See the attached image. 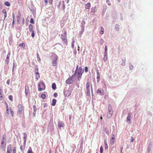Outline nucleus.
Wrapping results in <instances>:
<instances>
[{
	"label": "nucleus",
	"instance_id": "1",
	"mask_svg": "<svg viewBox=\"0 0 153 153\" xmlns=\"http://www.w3.org/2000/svg\"><path fill=\"white\" fill-rule=\"evenodd\" d=\"M78 68V65H77L74 76L76 75L78 78V80L79 81L80 79L81 78L82 73L83 72V70H82L81 68L80 67L79 68Z\"/></svg>",
	"mask_w": 153,
	"mask_h": 153
},
{
	"label": "nucleus",
	"instance_id": "2",
	"mask_svg": "<svg viewBox=\"0 0 153 153\" xmlns=\"http://www.w3.org/2000/svg\"><path fill=\"white\" fill-rule=\"evenodd\" d=\"M38 87V90L39 91H41L42 90H44L45 88V86L44 83L42 81L39 83Z\"/></svg>",
	"mask_w": 153,
	"mask_h": 153
},
{
	"label": "nucleus",
	"instance_id": "3",
	"mask_svg": "<svg viewBox=\"0 0 153 153\" xmlns=\"http://www.w3.org/2000/svg\"><path fill=\"white\" fill-rule=\"evenodd\" d=\"M64 35H61V39L64 41V43L66 44V45H67L68 41L66 38L67 33L66 31H64Z\"/></svg>",
	"mask_w": 153,
	"mask_h": 153
},
{
	"label": "nucleus",
	"instance_id": "4",
	"mask_svg": "<svg viewBox=\"0 0 153 153\" xmlns=\"http://www.w3.org/2000/svg\"><path fill=\"white\" fill-rule=\"evenodd\" d=\"M6 103V108L7 113L8 114H10L11 116L12 117H13L14 116V114L12 110V109L10 108L9 109L8 104L6 103Z\"/></svg>",
	"mask_w": 153,
	"mask_h": 153
},
{
	"label": "nucleus",
	"instance_id": "5",
	"mask_svg": "<svg viewBox=\"0 0 153 153\" xmlns=\"http://www.w3.org/2000/svg\"><path fill=\"white\" fill-rule=\"evenodd\" d=\"M115 138V136L114 135L112 134V137L111 138L110 140V144L112 145H113L114 144Z\"/></svg>",
	"mask_w": 153,
	"mask_h": 153
},
{
	"label": "nucleus",
	"instance_id": "6",
	"mask_svg": "<svg viewBox=\"0 0 153 153\" xmlns=\"http://www.w3.org/2000/svg\"><path fill=\"white\" fill-rule=\"evenodd\" d=\"M113 111L111 109H109L107 114V117L108 118H110L112 116Z\"/></svg>",
	"mask_w": 153,
	"mask_h": 153
},
{
	"label": "nucleus",
	"instance_id": "7",
	"mask_svg": "<svg viewBox=\"0 0 153 153\" xmlns=\"http://www.w3.org/2000/svg\"><path fill=\"white\" fill-rule=\"evenodd\" d=\"M18 112L19 114H20L23 110L22 106V105L19 104L18 106Z\"/></svg>",
	"mask_w": 153,
	"mask_h": 153
},
{
	"label": "nucleus",
	"instance_id": "8",
	"mask_svg": "<svg viewBox=\"0 0 153 153\" xmlns=\"http://www.w3.org/2000/svg\"><path fill=\"white\" fill-rule=\"evenodd\" d=\"M12 147L11 146V145H9L7 147L6 153H11L12 151Z\"/></svg>",
	"mask_w": 153,
	"mask_h": 153
},
{
	"label": "nucleus",
	"instance_id": "9",
	"mask_svg": "<svg viewBox=\"0 0 153 153\" xmlns=\"http://www.w3.org/2000/svg\"><path fill=\"white\" fill-rule=\"evenodd\" d=\"M57 59V56L55 55L54 59L53 60L52 65L53 66H55L56 65V61Z\"/></svg>",
	"mask_w": 153,
	"mask_h": 153
},
{
	"label": "nucleus",
	"instance_id": "10",
	"mask_svg": "<svg viewBox=\"0 0 153 153\" xmlns=\"http://www.w3.org/2000/svg\"><path fill=\"white\" fill-rule=\"evenodd\" d=\"M66 83L67 84H71L72 83L73 80L72 77H69L65 81Z\"/></svg>",
	"mask_w": 153,
	"mask_h": 153
},
{
	"label": "nucleus",
	"instance_id": "11",
	"mask_svg": "<svg viewBox=\"0 0 153 153\" xmlns=\"http://www.w3.org/2000/svg\"><path fill=\"white\" fill-rule=\"evenodd\" d=\"M97 93L101 95H103L104 94V90L102 89H98L97 91Z\"/></svg>",
	"mask_w": 153,
	"mask_h": 153
},
{
	"label": "nucleus",
	"instance_id": "12",
	"mask_svg": "<svg viewBox=\"0 0 153 153\" xmlns=\"http://www.w3.org/2000/svg\"><path fill=\"white\" fill-rule=\"evenodd\" d=\"M58 126L59 128L64 127V124L62 121H59L58 123Z\"/></svg>",
	"mask_w": 153,
	"mask_h": 153
},
{
	"label": "nucleus",
	"instance_id": "13",
	"mask_svg": "<svg viewBox=\"0 0 153 153\" xmlns=\"http://www.w3.org/2000/svg\"><path fill=\"white\" fill-rule=\"evenodd\" d=\"M21 14L20 13H19L18 15H17V22H18V23H19V21L21 19Z\"/></svg>",
	"mask_w": 153,
	"mask_h": 153
},
{
	"label": "nucleus",
	"instance_id": "14",
	"mask_svg": "<svg viewBox=\"0 0 153 153\" xmlns=\"http://www.w3.org/2000/svg\"><path fill=\"white\" fill-rule=\"evenodd\" d=\"M131 113H129L128 115L127 118V121L129 123H130V122L131 121Z\"/></svg>",
	"mask_w": 153,
	"mask_h": 153
},
{
	"label": "nucleus",
	"instance_id": "15",
	"mask_svg": "<svg viewBox=\"0 0 153 153\" xmlns=\"http://www.w3.org/2000/svg\"><path fill=\"white\" fill-rule=\"evenodd\" d=\"M91 7V4L90 3H88L85 5V7L86 9H89Z\"/></svg>",
	"mask_w": 153,
	"mask_h": 153
},
{
	"label": "nucleus",
	"instance_id": "16",
	"mask_svg": "<svg viewBox=\"0 0 153 153\" xmlns=\"http://www.w3.org/2000/svg\"><path fill=\"white\" fill-rule=\"evenodd\" d=\"M97 79L98 81H99L100 79V74L98 71L97 70Z\"/></svg>",
	"mask_w": 153,
	"mask_h": 153
},
{
	"label": "nucleus",
	"instance_id": "17",
	"mask_svg": "<svg viewBox=\"0 0 153 153\" xmlns=\"http://www.w3.org/2000/svg\"><path fill=\"white\" fill-rule=\"evenodd\" d=\"M2 13L4 15V20L7 17V13L6 10L5 9H3L2 11Z\"/></svg>",
	"mask_w": 153,
	"mask_h": 153
},
{
	"label": "nucleus",
	"instance_id": "18",
	"mask_svg": "<svg viewBox=\"0 0 153 153\" xmlns=\"http://www.w3.org/2000/svg\"><path fill=\"white\" fill-rule=\"evenodd\" d=\"M29 91V88L28 86H25V94L26 95H27L28 94V92Z\"/></svg>",
	"mask_w": 153,
	"mask_h": 153
},
{
	"label": "nucleus",
	"instance_id": "19",
	"mask_svg": "<svg viewBox=\"0 0 153 153\" xmlns=\"http://www.w3.org/2000/svg\"><path fill=\"white\" fill-rule=\"evenodd\" d=\"M36 79L37 80H38L40 77V76L38 72V71H37V72H36Z\"/></svg>",
	"mask_w": 153,
	"mask_h": 153
},
{
	"label": "nucleus",
	"instance_id": "20",
	"mask_svg": "<svg viewBox=\"0 0 153 153\" xmlns=\"http://www.w3.org/2000/svg\"><path fill=\"white\" fill-rule=\"evenodd\" d=\"M52 88L53 89L55 90L56 88V84L55 83H53L52 85Z\"/></svg>",
	"mask_w": 153,
	"mask_h": 153
},
{
	"label": "nucleus",
	"instance_id": "21",
	"mask_svg": "<svg viewBox=\"0 0 153 153\" xmlns=\"http://www.w3.org/2000/svg\"><path fill=\"white\" fill-rule=\"evenodd\" d=\"M69 93V94H68V96H70L71 94V92L70 91H65L64 92V94L65 95H66V96H67V93Z\"/></svg>",
	"mask_w": 153,
	"mask_h": 153
},
{
	"label": "nucleus",
	"instance_id": "22",
	"mask_svg": "<svg viewBox=\"0 0 153 153\" xmlns=\"http://www.w3.org/2000/svg\"><path fill=\"white\" fill-rule=\"evenodd\" d=\"M56 100H55V99H53L52 101V105L53 106L55 105H56Z\"/></svg>",
	"mask_w": 153,
	"mask_h": 153
},
{
	"label": "nucleus",
	"instance_id": "23",
	"mask_svg": "<svg viewBox=\"0 0 153 153\" xmlns=\"http://www.w3.org/2000/svg\"><path fill=\"white\" fill-rule=\"evenodd\" d=\"M4 139H5L4 137V136H3L2 139L1 140V146H3V144H4Z\"/></svg>",
	"mask_w": 153,
	"mask_h": 153
},
{
	"label": "nucleus",
	"instance_id": "24",
	"mask_svg": "<svg viewBox=\"0 0 153 153\" xmlns=\"http://www.w3.org/2000/svg\"><path fill=\"white\" fill-rule=\"evenodd\" d=\"M105 131L106 133V134L108 135H109V131L108 128H105Z\"/></svg>",
	"mask_w": 153,
	"mask_h": 153
},
{
	"label": "nucleus",
	"instance_id": "25",
	"mask_svg": "<svg viewBox=\"0 0 153 153\" xmlns=\"http://www.w3.org/2000/svg\"><path fill=\"white\" fill-rule=\"evenodd\" d=\"M41 97L42 99H44L46 98V95L45 94H41Z\"/></svg>",
	"mask_w": 153,
	"mask_h": 153
},
{
	"label": "nucleus",
	"instance_id": "26",
	"mask_svg": "<svg viewBox=\"0 0 153 153\" xmlns=\"http://www.w3.org/2000/svg\"><path fill=\"white\" fill-rule=\"evenodd\" d=\"M104 33V29L102 27H101V31L100 32V34H102Z\"/></svg>",
	"mask_w": 153,
	"mask_h": 153
},
{
	"label": "nucleus",
	"instance_id": "27",
	"mask_svg": "<svg viewBox=\"0 0 153 153\" xmlns=\"http://www.w3.org/2000/svg\"><path fill=\"white\" fill-rule=\"evenodd\" d=\"M4 4L6 6H7L8 7H9L10 6V3L8 1H6L5 3Z\"/></svg>",
	"mask_w": 153,
	"mask_h": 153
},
{
	"label": "nucleus",
	"instance_id": "28",
	"mask_svg": "<svg viewBox=\"0 0 153 153\" xmlns=\"http://www.w3.org/2000/svg\"><path fill=\"white\" fill-rule=\"evenodd\" d=\"M90 87V83L89 82H87L86 85V89H89Z\"/></svg>",
	"mask_w": 153,
	"mask_h": 153
},
{
	"label": "nucleus",
	"instance_id": "29",
	"mask_svg": "<svg viewBox=\"0 0 153 153\" xmlns=\"http://www.w3.org/2000/svg\"><path fill=\"white\" fill-rule=\"evenodd\" d=\"M29 28L30 31L33 30V26L32 25H30L29 26Z\"/></svg>",
	"mask_w": 153,
	"mask_h": 153
},
{
	"label": "nucleus",
	"instance_id": "30",
	"mask_svg": "<svg viewBox=\"0 0 153 153\" xmlns=\"http://www.w3.org/2000/svg\"><path fill=\"white\" fill-rule=\"evenodd\" d=\"M31 32V36L33 38L35 36L34 31L33 30L30 31Z\"/></svg>",
	"mask_w": 153,
	"mask_h": 153
},
{
	"label": "nucleus",
	"instance_id": "31",
	"mask_svg": "<svg viewBox=\"0 0 153 153\" xmlns=\"http://www.w3.org/2000/svg\"><path fill=\"white\" fill-rule=\"evenodd\" d=\"M19 46H22L24 48H25V44L24 43H22L19 45Z\"/></svg>",
	"mask_w": 153,
	"mask_h": 153
},
{
	"label": "nucleus",
	"instance_id": "32",
	"mask_svg": "<svg viewBox=\"0 0 153 153\" xmlns=\"http://www.w3.org/2000/svg\"><path fill=\"white\" fill-rule=\"evenodd\" d=\"M10 56V53H9L7 55L6 59V61L8 60V59H9Z\"/></svg>",
	"mask_w": 153,
	"mask_h": 153
},
{
	"label": "nucleus",
	"instance_id": "33",
	"mask_svg": "<svg viewBox=\"0 0 153 153\" xmlns=\"http://www.w3.org/2000/svg\"><path fill=\"white\" fill-rule=\"evenodd\" d=\"M115 28L116 30L118 31L119 30V26L118 25H116L115 26Z\"/></svg>",
	"mask_w": 153,
	"mask_h": 153
},
{
	"label": "nucleus",
	"instance_id": "34",
	"mask_svg": "<svg viewBox=\"0 0 153 153\" xmlns=\"http://www.w3.org/2000/svg\"><path fill=\"white\" fill-rule=\"evenodd\" d=\"M27 153H32V149L30 147H29V150L28 151Z\"/></svg>",
	"mask_w": 153,
	"mask_h": 153
},
{
	"label": "nucleus",
	"instance_id": "35",
	"mask_svg": "<svg viewBox=\"0 0 153 153\" xmlns=\"http://www.w3.org/2000/svg\"><path fill=\"white\" fill-rule=\"evenodd\" d=\"M107 60V56H106V54H105V55L104 56L103 58V60L105 62Z\"/></svg>",
	"mask_w": 153,
	"mask_h": 153
},
{
	"label": "nucleus",
	"instance_id": "36",
	"mask_svg": "<svg viewBox=\"0 0 153 153\" xmlns=\"http://www.w3.org/2000/svg\"><path fill=\"white\" fill-rule=\"evenodd\" d=\"M87 90V95H89L90 94V92L89 89H86Z\"/></svg>",
	"mask_w": 153,
	"mask_h": 153
},
{
	"label": "nucleus",
	"instance_id": "37",
	"mask_svg": "<svg viewBox=\"0 0 153 153\" xmlns=\"http://www.w3.org/2000/svg\"><path fill=\"white\" fill-rule=\"evenodd\" d=\"M74 40L72 42L71 47L72 48H73L74 46Z\"/></svg>",
	"mask_w": 153,
	"mask_h": 153
},
{
	"label": "nucleus",
	"instance_id": "38",
	"mask_svg": "<svg viewBox=\"0 0 153 153\" xmlns=\"http://www.w3.org/2000/svg\"><path fill=\"white\" fill-rule=\"evenodd\" d=\"M125 61H126V59H123V62L122 63H121V64L123 65H125Z\"/></svg>",
	"mask_w": 153,
	"mask_h": 153
},
{
	"label": "nucleus",
	"instance_id": "39",
	"mask_svg": "<svg viewBox=\"0 0 153 153\" xmlns=\"http://www.w3.org/2000/svg\"><path fill=\"white\" fill-rule=\"evenodd\" d=\"M9 99L11 101H13V97L11 95H10L9 96Z\"/></svg>",
	"mask_w": 153,
	"mask_h": 153
},
{
	"label": "nucleus",
	"instance_id": "40",
	"mask_svg": "<svg viewBox=\"0 0 153 153\" xmlns=\"http://www.w3.org/2000/svg\"><path fill=\"white\" fill-rule=\"evenodd\" d=\"M100 153H102L103 152V147L102 146H101L100 147Z\"/></svg>",
	"mask_w": 153,
	"mask_h": 153
},
{
	"label": "nucleus",
	"instance_id": "41",
	"mask_svg": "<svg viewBox=\"0 0 153 153\" xmlns=\"http://www.w3.org/2000/svg\"><path fill=\"white\" fill-rule=\"evenodd\" d=\"M30 22L31 24H34V20L33 19H31L30 20Z\"/></svg>",
	"mask_w": 153,
	"mask_h": 153
},
{
	"label": "nucleus",
	"instance_id": "42",
	"mask_svg": "<svg viewBox=\"0 0 153 153\" xmlns=\"http://www.w3.org/2000/svg\"><path fill=\"white\" fill-rule=\"evenodd\" d=\"M85 72H87L88 71V68L87 67H85Z\"/></svg>",
	"mask_w": 153,
	"mask_h": 153
},
{
	"label": "nucleus",
	"instance_id": "43",
	"mask_svg": "<svg viewBox=\"0 0 153 153\" xmlns=\"http://www.w3.org/2000/svg\"><path fill=\"white\" fill-rule=\"evenodd\" d=\"M107 46L105 45V54H107Z\"/></svg>",
	"mask_w": 153,
	"mask_h": 153
},
{
	"label": "nucleus",
	"instance_id": "44",
	"mask_svg": "<svg viewBox=\"0 0 153 153\" xmlns=\"http://www.w3.org/2000/svg\"><path fill=\"white\" fill-rule=\"evenodd\" d=\"M13 153H16V148L14 147L13 151Z\"/></svg>",
	"mask_w": 153,
	"mask_h": 153
},
{
	"label": "nucleus",
	"instance_id": "45",
	"mask_svg": "<svg viewBox=\"0 0 153 153\" xmlns=\"http://www.w3.org/2000/svg\"><path fill=\"white\" fill-rule=\"evenodd\" d=\"M15 23V20L13 19V22H12V27H13L14 26V24Z\"/></svg>",
	"mask_w": 153,
	"mask_h": 153
},
{
	"label": "nucleus",
	"instance_id": "46",
	"mask_svg": "<svg viewBox=\"0 0 153 153\" xmlns=\"http://www.w3.org/2000/svg\"><path fill=\"white\" fill-rule=\"evenodd\" d=\"M53 95H54V97H57V96L58 95V94H57V93L56 92V93H54Z\"/></svg>",
	"mask_w": 153,
	"mask_h": 153
},
{
	"label": "nucleus",
	"instance_id": "47",
	"mask_svg": "<svg viewBox=\"0 0 153 153\" xmlns=\"http://www.w3.org/2000/svg\"><path fill=\"white\" fill-rule=\"evenodd\" d=\"M7 83L8 85H9L10 84V79H8L7 81Z\"/></svg>",
	"mask_w": 153,
	"mask_h": 153
},
{
	"label": "nucleus",
	"instance_id": "48",
	"mask_svg": "<svg viewBox=\"0 0 153 153\" xmlns=\"http://www.w3.org/2000/svg\"><path fill=\"white\" fill-rule=\"evenodd\" d=\"M44 2L46 5L48 4V0H44Z\"/></svg>",
	"mask_w": 153,
	"mask_h": 153
},
{
	"label": "nucleus",
	"instance_id": "49",
	"mask_svg": "<svg viewBox=\"0 0 153 153\" xmlns=\"http://www.w3.org/2000/svg\"><path fill=\"white\" fill-rule=\"evenodd\" d=\"M105 149H108V146L107 144H105Z\"/></svg>",
	"mask_w": 153,
	"mask_h": 153
},
{
	"label": "nucleus",
	"instance_id": "50",
	"mask_svg": "<svg viewBox=\"0 0 153 153\" xmlns=\"http://www.w3.org/2000/svg\"><path fill=\"white\" fill-rule=\"evenodd\" d=\"M12 17H13V19L15 20V15H14V13H13V14Z\"/></svg>",
	"mask_w": 153,
	"mask_h": 153
},
{
	"label": "nucleus",
	"instance_id": "51",
	"mask_svg": "<svg viewBox=\"0 0 153 153\" xmlns=\"http://www.w3.org/2000/svg\"><path fill=\"white\" fill-rule=\"evenodd\" d=\"M49 2L51 4H52V2L53 0H49Z\"/></svg>",
	"mask_w": 153,
	"mask_h": 153
},
{
	"label": "nucleus",
	"instance_id": "52",
	"mask_svg": "<svg viewBox=\"0 0 153 153\" xmlns=\"http://www.w3.org/2000/svg\"><path fill=\"white\" fill-rule=\"evenodd\" d=\"M123 149V147H120L121 153H123L122 152V150Z\"/></svg>",
	"mask_w": 153,
	"mask_h": 153
},
{
	"label": "nucleus",
	"instance_id": "53",
	"mask_svg": "<svg viewBox=\"0 0 153 153\" xmlns=\"http://www.w3.org/2000/svg\"><path fill=\"white\" fill-rule=\"evenodd\" d=\"M134 140V139L132 137L131 139V142H133Z\"/></svg>",
	"mask_w": 153,
	"mask_h": 153
},
{
	"label": "nucleus",
	"instance_id": "54",
	"mask_svg": "<svg viewBox=\"0 0 153 153\" xmlns=\"http://www.w3.org/2000/svg\"><path fill=\"white\" fill-rule=\"evenodd\" d=\"M2 90L1 88L0 87V95H1V94H2Z\"/></svg>",
	"mask_w": 153,
	"mask_h": 153
},
{
	"label": "nucleus",
	"instance_id": "55",
	"mask_svg": "<svg viewBox=\"0 0 153 153\" xmlns=\"http://www.w3.org/2000/svg\"><path fill=\"white\" fill-rule=\"evenodd\" d=\"M104 144H107V141L106 140H104Z\"/></svg>",
	"mask_w": 153,
	"mask_h": 153
},
{
	"label": "nucleus",
	"instance_id": "56",
	"mask_svg": "<svg viewBox=\"0 0 153 153\" xmlns=\"http://www.w3.org/2000/svg\"><path fill=\"white\" fill-rule=\"evenodd\" d=\"M0 100H1V99L2 97V94H1V95H0Z\"/></svg>",
	"mask_w": 153,
	"mask_h": 153
},
{
	"label": "nucleus",
	"instance_id": "57",
	"mask_svg": "<svg viewBox=\"0 0 153 153\" xmlns=\"http://www.w3.org/2000/svg\"><path fill=\"white\" fill-rule=\"evenodd\" d=\"M22 22L23 23V24H24V23H25V19H23Z\"/></svg>",
	"mask_w": 153,
	"mask_h": 153
},
{
	"label": "nucleus",
	"instance_id": "58",
	"mask_svg": "<svg viewBox=\"0 0 153 153\" xmlns=\"http://www.w3.org/2000/svg\"><path fill=\"white\" fill-rule=\"evenodd\" d=\"M108 4L109 5H111V4L110 3H109V2H108Z\"/></svg>",
	"mask_w": 153,
	"mask_h": 153
},
{
	"label": "nucleus",
	"instance_id": "59",
	"mask_svg": "<svg viewBox=\"0 0 153 153\" xmlns=\"http://www.w3.org/2000/svg\"><path fill=\"white\" fill-rule=\"evenodd\" d=\"M63 10H64L65 9V5L64 4L63 5Z\"/></svg>",
	"mask_w": 153,
	"mask_h": 153
},
{
	"label": "nucleus",
	"instance_id": "60",
	"mask_svg": "<svg viewBox=\"0 0 153 153\" xmlns=\"http://www.w3.org/2000/svg\"><path fill=\"white\" fill-rule=\"evenodd\" d=\"M106 1L107 3H108V2H109V0H107Z\"/></svg>",
	"mask_w": 153,
	"mask_h": 153
},
{
	"label": "nucleus",
	"instance_id": "61",
	"mask_svg": "<svg viewBox=\"0 0 153 153\" xmlns=\"http://www.w3.org/2000/svg\"><path fill=\"white\" fill-rule=\"evenodd\" d=\"M78 50L79 51V46H78Z\"/></svg>",
	"mask_w": 153,
	"mask_h": 153
},
{
	"label": "nucleus",
	"instance_id": "62",
	"mask_svg": "<svg viewBox=\"0 0 153 153\" xmlns=\"http://www.w3.org/2000/svg\"><path fill=\"white\" fill-rule=\"evenodd\" d=\"M100 118L101 120H102L103 119L102 117H101Z\"/></svg>",
	"mask_w": 153,
	"mask_h": 153
},
{
	"label": "nucleus",
	"instance_id": "63",
	"mask_svg": "<svg viewBox=\"0 0 153 153\" xmlns=\"http://www.w3.org/2000/svg\"><path fill=\"white\" fill-rule=\"evenodd\" d=\"M117 1L119 2H120V0H117Z\"/></svg>",
	"mask_w": 153,
	"mask_h": 153
},
{
	"label": "nucleus",
	"instance_id": "64",
	"mask_svg": "<svg viewBox=\"0 0 153 153\" xmlns=\"http://www.w3.org/2000/svg\"><path fill=\"white\" fill-rule=\"evenodd\" d=\"M125 4H126V3H124V5Z\"/></svg>",
	"mask_w": 153,
	"mask_h": 153
}]
</instances>
